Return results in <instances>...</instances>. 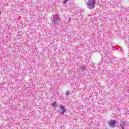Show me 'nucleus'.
<instances>
[{"label": "nucleus", "mask_w": 129, "mask_h": 129, "mask_svg": "<svg viewBox=\"0 0 129 129\" xmlns=\"http://www.w3.org/2000/svg\"><path fill=\"white\" fill-rule=\"evenodd\" d=\"M87 4L88 9L92 10L95 7V0H89Z\"/></svg>", "instance_id": "f257e3e1"}, {"label": "nucleus", "mask_w": 129, "mask_h": 129, "mask_svg": "<svg viewBox=\"0 0 129 129\" xmlns=\"http://www.w3.org/2000/svg\"><path fill=\"white\" fill-rule=\"evenodd\" d=\"M61 23V19L58 15L54 16V20H52V24L58 25Z\"/></svg>", "instance_id": "f03ea898"}, {"label": "nucleus", "mask_w": 129, "mask_h": 129, "mask_svg": "<svg viewBox=\"0 0 129 129\" xmlns=\"http://www.w3.org/2000/svg\"><path fill=\"white\" fill-rule=\"evenodd\" d=\"M67 110L65 108V107L62 105L59 106V113L62 114H64V112H66Z\"/></svg>", "instance_id": "7ed1b4c3"}, {"label": "nucleus", "mask_w": 129, "mask_h": 129, "mask_svg": "<svg viewBox=\"0 0 129 129\" xmlns=\"http://www.w3.org/2000/svg\"><path fill=\"white\" fill-rule=\"evenodd\" d=\"M108 123L109 125H110V126H112V127H114V126H115L116 124V121H115V120H110V121L108 122Z\"/></svg>", "instance_id": "20e7f679"}, {"label": "nucleus", "mask_w": 129, "mask_h": 129, "mask_svg": "<svg viewBox=\"0 0 129 129\" xmlns=\"http://www.w3.org/2000/svg\"><path fill=\"white\" fill-rule=\"evenodd\" d=\"M104 58H105V61H106V62H110V60H112L113 59V57H112V56H107V57H105V56H104L103 58V59H104Z\"/></svg>", "instance_id": "39448f33"}, {"label": "nucleus", "mask_w": 129, "mask_h": 129, "mask_svg": "<svg viewBox=\"0 0 129 129\" xmlns=\"http://www.w3.org/2000/svg\"><path fill=\"white\" fill-rule=\"evenodd\" d=\"M124 125H125V121H122L120 122V126L122 129H124Z\"/></svg>", "instance_id": "423d86ee"}, {"label": "nucleus", "mask_w": 129, "mask_h": 129, "mask_svg": "<svg viewBox=\"0 0 129 129\" xmlns=\"http://www.w3.org/2000/svg\"><path fill=\"white\" fill-rule=\"evenodd\" d=\"M79 69L82 70V71H83V72H84L85 70H86V67L85 66L80 67Z\"/></svg>", "instance_id": "0eeeda50"}, {"label": "nucleus", "mask_w": 129, "mask_h": 129, "mask_svg": "<svg viewBox=\"0 0 129 129\" xmlns=\"http://www.w3.org/2000/svg\"><path fill=\"white\" fill-rule=\"evenodd\" d=\"M110 51V49H106L105 52L106 55H108V54H110V52H109Z\"/></svg>", "instance_id": "6e6552de"}, {"label": "nucleus", "mask_w": 129, "mask_h": 129, "mask_svg": "<svg viewBox=\"0 0 129 129\" xmlns=\"http://www.w3.org/2000/svg\"><path fill=\"white\" fill-rule=\"evenodd\" d=\"M86 52H88V53H87V54H91V52H90V49H88L86 50Z\"/></svg>", "instance_id": "1a4fd4ad"}, {"label": "nucleus", "mask_w": 129, "mask_h": 129, "mask_svg": "<svg viewBox=\"0 0 129 129\" xmlns=\"http://www.w3.org/2000/svg\"><path fill=\"white\" fill-rule=\"evenodd\" d=\"M69 94H70V92H69V91H67L66 92V95L67 96H68V95H69Z\"/></svg>", "instance_id": "9d476101"}, {"label": "nucleus", "mask_w": 129, "mask_h": 129, "mask_svg": "<svg viewBox=\"0 0 129 129\" xmlns=\"http://www.w3.org/2000/svg\"><path fill=\"white\" fill-rule=\"evenodd\" d=\"M69 2V0H64L63 1V4H66L67 3H68Z\"/></svg>", "instance_id": "9b49d317"}, {"label": "nucleus", "mask_w": 129, "mask_h": 129, "mask_svg": "<svg viewBox=\"0 0 129 129\" xmlns=\"http://www.w3.org/2000/svg\"><path fill=\"white\" fill-rule=\"evenodd\" d=\"M52 106H56V102H54L52 104H51Z\"/></svg>", "instance_id": "f8f14e48"}, {"label": "nucleus", "mask_w": 129, "mask_h": 129, "mask_svg": "<svg viewBox=\"0 0 129 129\" xmlns=\"http://www.w3.org/2000/svg\"><path fill=\"white\" fill-rule=\"evenodd\" d=\"M2 14V13L1 12V11H0V15Z\"/></svg>", "instance_id": "ddd939ff"}]
</instances>
